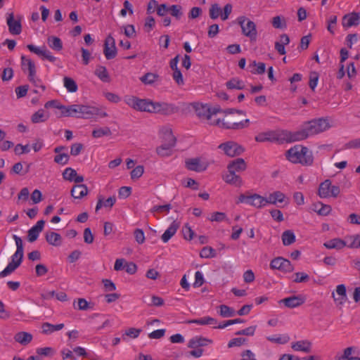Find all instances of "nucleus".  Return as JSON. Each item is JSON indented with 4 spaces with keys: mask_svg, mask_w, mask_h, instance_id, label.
Returning a JSON list of instances; mask_svg holds the SVG:
<instances>
[{
    "mask_svg": "<svg viewBox=\"0 0 360 360\" xmlns=\"http://www.w3.org/2000/svg\"><path fill=\"white\" fill-rule=\"evenodd\" d=\"M330 127L328 121L323 118L311 120L303 125L302 129L297 131L291 132L285 131L283 132V139L288 142L299 141L321 133Z\"/></svg>",
    "mask_w": 360,
    "mask_h": 360,
    "instance_id": "1",
    "label": "nucleus"
},
{
    "mask_svg": "<svg viewBox=\"0 0 360 360\" xmlns=\"http://www.w3.org/2000/svg\"><path fill=\"white\" fill-rule=\"evenodd\" d=\"M286 158L292 163H300L305 166L311 165L314 162L311 151L302 146H295L287 150Z\"/></svg>",
    "mask_w": 360,
    "mask_h": 360,
    "instance_id": "2",
    "label": "nucleus"
},
{
    "mask_svg": "<svg viewBox=\"0 0 360 360\" xmlns=\"http://www.w3.org/2000/svg\"><path fill=\"white\" fill-rule=\"evenodd\" d=\"M323 245L327 249H335L338 250L345 248L347 245V244L344 240L339 238H335L328 241H326V243H323Z\"/></svg>",
    "mask_w": 360,
    "mask_h": 360,
    "instance_id": "31",
    "label": "nucleus"
},
{
    "mask_svg": "<svg viewBox=\"0 0 360 360\" xmlns=\"http://www.w3.org/2000/svg\"><path fill=\"white\" fill-rule=\"evenodd\" d=\"M226 86L228 89H238L241 90L245 88L244 82L238 78L233 77L226 83Z\"/></svg>",
    "mask_w": 360,
    "mask_h": 360,
    "instance_id": "42",
    "label": "nucleus"
},
{
    "mask_svg": "<svg viewBox=\"0 0 360 360\" xmlns=\"http://www.w3.org/2000/svg\"><path fill=\"white\" fill-rule=\"evenodd\" d=\"M210 17L214 20L217 19L221 13V11L218 4H212L210 8Z\"/></svg>",
    "mask_w": 360,
    "mask_h": 360,
    "instance_id": "55",
    "label": "nucleus"
},
{
    "mask_svg": "<svg viewBox=\"0 0 360 360\" xmlns=\"http://www.w3.org/2000/svg\"><path fill=\"white\" fill-rule=\"evenodd\" d=\"M247 165L243 158H237L231 162L227 166L228 170H233V172H243L246 169Z\"/></svg>",
    "mask_w": 360,
    "mask_h": 360,
    "instance_id": "26",
    "label": "nucleus"
},
{
    "mask_svg": "<svg viewBox=\"0 0 360 360\" xmlns=\"http://www.w3.org/2000/svg\"><path fill=\"white\" fill-rule=\"evenodd\" d=\"M64 86L67 89L69 92L74 93L77 91V84L75 81L68 77H65L63 79Z\"/></svg>",
    "mask_w": 360,
    "mask_h": 360,
    "instance_id": "45",
    "label": "nucleus"
},
{
    "mask_svg": "<svg viewBox=\"0 0 360 360\" xmlns=\"http://www.w3.org/2000/svg\"><path fill=\"white\" fill-rule=\"evenodd\" d=\"M144 172L143 166L138 165L131 172V178L132 179L140 178Z\"/></svg>",
    "mask_w": 360,
    "mask_h": 360,
    "instance_id": "59",
    "label": "nucleus"
},
{
    "mask_svg": "<svg viewBox=\"0 0 360 360\" xmlns=\"http://www.w3.org/2000/svg\"><path fill=\"white\" fill-rule=\"evenodd\" d=\"M196 115L201 120L207 121L210 125H214V120L212 119V112H210V106L207 104L195 103L193 105Z\"/></svg>",
    "mask_w": 360,
    "mask_h": 360,
    "instance_id": "9",
    "label": "nucleus"
},
{
    "mask_svg": "<svg viewBox=\"0 0 360 360\" xmlns=\"http://www.w3.org/2000/svg\"><path fill=\"white\" fill-rule=\"evenodd\" d=\"M213 123L214 126H218L222 129L239 130L248 127L250 120H239L233 117L232 114L226 113L222 120L215 119Z\"/></svg>",
    "mask_w": 360,
    "mask_h": 360,
    "instance_id": "4",
    "label": "nucleus"
},
{
    "mask_svg": "<svg viewBox=\"0 0 360 360\" xmlns=\"http://www.w3.org/2000/svg\"><path fill=\"white\" fill-rule=\"evenodd\" d=\"M103 53L107 60H111L117 56V48L114 38L109 35L106 37L104 43Z\"/></svg>",
    "mask_w": 360,
    "mask_h": 360,
    "instance_id": "12",
    "label": "nucleus"
},
{
    "mask_svg": "<svg viewBox=\"0 0 360 360\" xmlns=\"http://www.w3.org/2000/svg\"><path fill=\"white\" fill-rule=\"evenodd\" d=\"M330 184L331 181L330 179H326L320 184L318 190V195L320 198H329V194L330 193Z\"/></svg>",
    "mask_w": 360,
    "mask_h": 360,
    "instance_id": "35",
    "label": "nucleus"
},
{
    "mask_svg": "<svg viewBox=\"0 0 360 360\" xmlns=\"http://www.w3.org/2000/svg\"><path fill=\"white\" fill-rule=\"evenodd\" d=\"M359 23L360 13L356 12L345 15L342 20V25L345 28H348L352 26H357Z\"/></svg>",
    "mask_w": 360,
    "mask_h": 360,
    "instance_id": "18",
    "label": "nucleus"
},
{
    "mask_svg": "<svg viewBox=\"0 0 360 360\" xmlns=\"http://www.w3.org/2000/svg\"><path fill=\"white\" fill-rule=\"evenodd\" d=\"M280 303H283L288 308H295L302 305L304 302V299L301 296H291L284 298L279 301Z\"/></svg>",
    "mask_w": 360,
    "mask_h": 360,
    "instance_id": "21",
    "label": "nucleus"
},
{
    "mask_svg": "<svg viewBox=\"0 0 360 360\" xmlns=\"http://www.w3.org/2000/svg\"><path fill=\"white\" fill-rule=\"evenodd\" d=\"M176 111L177 108L173 104L155 102L153 113H160L165 115H169L175 113Z\"/></svg>",
    "mask_w": 360,
    "mask_h": 360,
    "instance_id": "15",
    "label": "nucleus"
},
{
    "mask_svg": "<svg viewBox=\"0 0 360 360\" xmlns=\"http://www.w3.org/2000/svg\"><path fill=\"white\" fill-rule=\"evenodd\" d=\"M281 238L283 244L285 246L290 245L295 241V236L290 230L285 231L281 236Z\"/></svg>",
    "mask_w": 360,
    "mask_h": 360,
    "instance_id": "44",
    "label": "nucleus"
},
{
    "mask_svg": "<svg viewBox=\"0 0 360 360\" xmlns=\"http://www.w3.org/2000/svg\"><path fill=\"white\" fill-rule=\"evenodd\" d=\"M212 342V340L197 335L189 340L188 343V347L189 348L196 349L200 347L207 346L208 344H210Z\"/></svg>",
    "mask_w": 360,
    "mask_h": 360,
    "instance_id": "22",
    "label": "nucleus"
},
{
    "mask_svg": "<svg viewBox=\"0 0 360 360\" xmlns=\"http://www.w3.org/2000/svg\"><path fill=\"white\" fill-rule=\"evenodd\" d=\"M21 65L24 72L27 69L29 80L32 83H35L36 67L34 62L31 59L27 58L25 56H22Z\"/></svg>",
    "mask_w": 360,
    "mask_h": 360,
    "instance_id": "14",
    "label": "nucleus"
},
{
    "mask_svg": "<svg viewBox=\"0 0 360 360\" xmlns=\"http://www.w3.org/2000/svg\"><path fill=\"white\" fill-rule=\"evenodd\" d=\"M336 294L338 297H335L333 293V297L338 305H342L347 300L346 287L344 284L338 285L336 287Z\"/></svg>",
    "mask_w": 360,
    "mask_h": 360,
    "instance_id": "24",
    "label": "nucleus"
},
{
    "mask_svg": "<svg viewBox=\"0 0 360 360\" xmlns=\"http://www.w3.org/2000/svg\"><path fill=\"white\" fill-rule=\"evenodd\" d=\"M45 224V221L44 220H39L37 222V224L32 226L28 231L27 238L29 242L33 243L38 238L39 234L42 231L44 226Z\"/></svg>",
    "mask_w": 360,
    "mask_h": 360,
    "instance_id": "20",
    "label": "nucleus"
},
{
    "mask_svg": "<svg viewBox=\"0 0 360 360\" xmlns=\"http://www.w3.org/2000/svg\"><path fill=\"white\" fill-rule=\"evenodd\" d=\"M295 276L294 282L295 283H305L309 280V276L303 272H297L295 274Z\"/></svg>",
    "mask_w": 360,
    "mask_h": 360,
    "instance_id": "64",
    "label": "nucleus"
},
{
    "mask_svg": "<svg viewBox=\"0 0 360 360\" xmlns=\"http://www.w3.org/2000/svg\"><path fill=\"white\" fill-rule=\"evenodd\" d=\"M84 148V146L81 143H75L70 147V155L72 156L78 155Z\"/></svg>",
    "mask_w": 360,
    "mask_h": 360,
    "instance_id": "58",
    "label": "nucleus"
},
{
    "mask_svg": "<svg viewBox=\"0 0 360 360\" xmlns=\"http://www.w3.org/2000/svg\"><path fill=\"white\" fill-rule=\"evenodd\" d=\"M179 226V225L178 223H176L175 221H173L169 228L162 235L161 238L162 241L164 243H167L170 238L176 233Z\"/></svg>",
    "mask_w": 360,
    "mask_h": 360,
    "instance_id": "36",
    "label": "nucleus"
},
{
    "mask_svg": "<svg viewBox=\"0 0 360 360\" xmlns=\"http://www.w3.org/2000/svg\"><path fill=\"white\" fill-rule=\"evenodd\" d=\"M256 330V326H250L248 328H246L245 329L238 330L236 333V335H248V336H252L255 334Z\"/></svg>",
    "mask_w": 360,
    "mask_h": 360,
    "instance_id": "62",
    "label": "nucleus"
},
{
    "mask_svg": "<svg viewBox=\"0 0 360 360\" xmlns=\"http://www.w3.org/2000/svg\"><path fill=\"white\" fill-rule=\"evenodd\" d=\"M111 134H112L111 131H110V128L108 127L98 128V129L93 130V131H92V136L94 138H100L103 136H110Z\"/></svg>",
    "mask_w": 360,
    "mask_h": 360,
    "instance_id": "47",
    "label": "nucleus"
},
{
    "mask_svg": "<svg viewBox=\"0 0 360 360\" xmlns=\"http://www.w3.org/2000/svg\"><path fill=\"white\" fill-rule=\"evenodd\" d=\"M189 323H196L199 325H216L217 319L210 316H204L198 319H193L188 321Z\"/></svg>",
    "mask_w": 360,
    "mask_h": 360,
    "instance_id": "43",
    "label": "nucleus"
},
{
    "mask_svg": "<svg viewBox=\"0 0 360 360\" xmlns=\"http://www.w3.org/2000/svg\"><path fill=\"white\" fill-rule=\"evenodd\" d=\"M47 118L48 117L44 115V110L40 109L32 115L31 120L33 123H39L46 121Z\"/></svg>",
    "mask_w": 360,
    "mask_h": 360,
    "instance_id": "48",
    "label": "nucleus"
},
{
    "mask_svg": "<svg viewBox=\"0 0 360 360\" xmlns=\"http://www.w3.org/2000/svg\"><path fill=\"white\" fill-rule=\"evenodd\" d=\"M249 67H257L255 70H250L252 73L262 75L265 72L266 70V65L264 63H257L254 60L251 64L249 65Z\"/></svg>",
    "mask_w": 360,
    "mask_h": 360,
    "instance_id": "51",
    "label": "nucleus"
},
{
    "mask_svg": "<svg viewBox=\"0 0 360 360\" xmlns=\"http://www.w3.org/2000/svg\"><path fill=\"white\" fill-rule=\"evenodd\" d=\"M220 315L223 317H232L236 315V311L229 306L222 304L220 305Z\"/></svg>",
    "mask_w": 360,
    "mask_h": 360,
    "instance_id": "52",
    "label": "nucleus"
},
{
    "mask_svg": "<svg viewBox=\"0 0 360 360\" xmlns=\"http://www.w3.org/2000/svg\"><path fill=\"white\" fill-rule=\"evenodd\" d=\"M6 23L8 27V30L12 34H20L22 32V25L20 18L18 19L14 18L13 13H7Z\"/></svg>",
    "mask_w": 360,
    "mask_h": 360,
    "instance_id": "13",
    "label": "nucleus"
},
{
    "mask_svg": "<svg viewBox=\"0 0 360 360\" xmlns=\"http://www.w3.org/2000/svg\"><path fill=\"white\" fill-rule=\"evenodd\" d=\"M226 214L224 212H213L211 217L209 218V220L211 221H217L220 222L226 219Z\"/></svg>",
    "mask_w": 360,
    "mask_h": 360,
    "instance_id": "60",
    "label": "nucleus"
},
{
    "mask_svg": "<svg viewBox=\"0 0 360 360\" xmlns=\"http://www.w3.org/2000/svg\"><path fill=\"white\" fill-rule=\"evenodd\" d=\"M47 44L54 51H60L63 49V42L58 37H49L47 39Z\"/></svg>",
    "mask_w": 360,
    "mask_h": 360,
    "instance_id": "39",
    "label": "nucleus"
},
{
    "mask_svg": "<svg viewBox=\"0 0 360 360\" xmlns=\"http://www.w3.org/2000/svg\"><path fill=\"white\" fill-rule=\"evenodd\" d=\"M14 340L20 345L25 346L32 340V335L27 332H18L15 335Z\"/></svg>",
    "mask_w": 360,
    "mask_h": 360,
    "instance_id": "32",
    "label": "nucleus"
},
{
    "mask_svg": "<svg viewBox=\"0 0 360 360\" xmlns=\"http://www.w3.org/2000/svg\"><path fill=\"white\" fill-rule=\"evenodd\" d=\"M159 77L157 74L148 72L140 78L141 81L145 84H152Z\"/></svg>",
    "mask_w": 360,
    "mask_h": 360,
    "instance_id": "49",
    "label": "nucleus"
},
{
    "mask_svg": "<svg viewBox=\"0 0 360 360\" xmlns=\"http://www.w3.org/2000/svg\"><path fill=\"white\" fill-rule=\"evenodd\" d=\"M285 198V195L281 191H275L271 194L267 198H264L265 205L266 204H272L275 205L277 202H284Z\"/></svg>",
    "mask_w": 360,
    "mask_h": 360,
    "instance_id": "28",
    "label": "nucleus"
},
{
    "mask_svg": "<svg viewBox=\"0 0 360 360\" xmlns=\"http://www.w3.org/2000/svg\"><path fill=\"white\" fill-rule=\"evenodd\" d=\"M243 202H245L257 208H262L265 206L264 197L257 193L251 195H248L247 193L240 194L236 203Z\"/></svg>",
    "mask_w": 360,
    "mask_h": 360,
    "instance_id": "7",
    "label": "nucleus"
},
{
    "mask_svg": "<svg viewBox=\"0 0 360 360\" xmlns=\"http://www.w3.org/2000/svg\"><path fill=\"white\" fill-rule=\"evenodd\" d=\"M94 74L103 82H110V77L105 67L98 65L94 71Z\"/></svg>",
    "mask_w": 360,
    "mask_h": 360,
    "instance_id": "40",
    "label": "nucleus"
},
{
    "mask_svg": "<svg viewBox=\"0 0 360 360\" xmlns=\"http://www.w3.org/2000/svg\"><path fill=\"white\" fill-rule=\"evenodd\" d=\"M200 255L202 258H213L216 257V250L212 247L206 246L201 250Z\"/></svg>",
    "mask_w": 360,
    "mask_h": 360,
    "instance_id": "50",
    "label": "nucleus"
},
{
    "mask_svg": "<svg viewBox=\"0 0 360 360\" xmlns=\"http://www.w3.org/2000/svg\"><path fill=\"white\" fill-rule=\"evenodd\" d=\"M13 238L15 242L17 250L11 257V262H10L7 266L0 272V278H4L12 274L20 266L23 259L24 248L22 240L16 235H13Z\"/></svg>",
    "mask_w": 360,
    "mask_h": 360,
    "instance_id": "3",
    "label": "nucleus"
},
{
    "mask_svg": "<svg viewBox=\"0 0 360 360\" xmlns=\"http://www.w3.org/2000/svg\"><path fill=\"white\" fill-rule=\"evenodd\" d=\"M314 210L321 216H327L328 215L331 211L332 207L329 205L323 204L321 202H318L314 204Z\"/></svg>",
    "mask_w": 360,
    "mask_h": 360,
    "instance_id": "37",
    "label": "nucleus"
},
{
    "mask_svg": "<svg viewBox=\"0 0 360 360\" xmlns=\"http://www.w3.org/2000/svg\"><path fill=\"white\" fill-rule=\"evenodd\" d=\"M270 267L272 269H278L283 272H292L294 266L291 262L283 257H278L271 260Z\"/></svg>",
    "mask_w": 360,
    "mask_h": 360,
    "instance_id": "10",
    "label": "nucleus"
},
{
    "mask_svg": "<svg viewBox=\"0 0 360 360\" xmlns=\"http://www.w3.org/2000/svg\"><path fill=\"white\" fill-rule=\"evenodd\" d=\"M186 167L190 171L201 172L206 170L207 165L202 163L200 158H190L185 161Z\"/></svg>",
    "mask_w": 360,
    "mask_h": 360,
    "instance_id": "16",
    "label": "nucleus"
},
{
    "mask_svg": "<svg viewBox=\"0 0 360 360\" xmlns=\"http://www.w3.org/2000/svg\"><path fill=\"white\" fill-rule=\"evenodd\" d=\"M79 108L78 118L91 119L99 114V109L94 106L79 105Z\"/></svg>",
    "mask_w": 360,
    "mask_h": 360,
    "instance_id": "17",
    "label": "nucleus"
},
{
    "mask_svg": "<svg viewBox=\"0 0 360 360\" xmlns=\"http://www.w3.org/2000/svg\"><path fill=\"white\" fill-rule=\"evenodd\" d=\"M116 202L115 196L109 197L104 201V198L102 195L98 197V202L96 206V212H98L102 207L111 208Z\"/></svg>",
    "mask_w": 360,
    "mask_h": 360,
    "instance_id": "33",
    "label": "nucleus"
},
{
    "mask_svg": "<svg viewBox=\"0 0 360 360\" xmlns=\"http://www.w3.org/2000/svg\"><path fill=\"white\" fill-rule=\"evenodd\" d=\"M46 240L49 244L53 246H59L62 243L61 236L59 233L53 231L46 233Z\"/></svg>",
    "mask_w": 360,
    "mask_h": 360,
    "instance_id": "38",
    "label": "nucleus"
},
{
    "mask_svg": "<svg viewBox=\"0 0 360 360\" xmlns=\"http://www.w3.org/2000/svg\"><path fill=\"white\" fill-rule=\"evenodd\" d=\"M174 147V146L162 143L160 146L156 148V153L162 158L169 157L172 155Z\"/></svg>",
    "mask_w": 360,
    "mask_h": 360,
    "instance_id": "34",
    "label": "nucleus"
},
{
    "mask_svg": "<svg viewBox=\"0 0 360 360\" xmlns=\"http://www.w3.org/2000/svg\"><path fill=\"white\" fill-rule=\"evenodd\" d=\"M77 174V173L75 169L71 167H68L63 172V177L65 180L72 181Z\"/></svg>",
    "mask_w": 360,
    "mask_h": 360,
    "instance_id": "54",
    "label": "nucleus"
},
{
    "mask_svg": "<svg viewBox=\"0 0 360 360\" xmlns=\"http://www.w3.org/2000/svg\"><path fill=\"white\" fill-rule=\"evenodd\" d=\"M141 332V329H137L135 328H130L125 331V333L122 335V339H125V336H129L132 338H136L140 333Z\"/></svg>",
    "mask_w": 360,
    "mask_h": 360,
    "instance_id": "56",
    "label": "nucleus"
},
{
    "mask_svg": "<svg viewBox=\"0 0 360 360\" xmlns=\"http://www.w3.org/2000/svg\"><path fill=\"white\" fill-rule=\"evenodd\" d=\"M291 347L295 351H302L309 353L311 351V342L309 340H300L292 343Z\"/></svg>",
    "mask_w": 360,
    "mask_h": 360,
    "instance_id": "30",
    "label": "nucleus"
},
{
    "mask_svg": "<svg viewBox=\"0 0 360 360\" xmlns=\"http://www.w3.org/2000/svg\"><path fill=\"white\" fill-rule=\"evenodd\" d=\"M64 328L63 323L53 325L48 322L44 323L41 326L42 333L44 334H51L54 331L60 330Z\"/></svg>",
    "mask_w": 360,
    "mask_h": 360,
    "instance_id": "41",
    "label": "nucleus"
},
{
    "mask_svg": "<svg viewBox=\"0 0 360 360\" xmlns=\"http://www.w3.org/2000/svg\"><path fill=\"white\" fill-rule=\"evenodd\" d=\"M219 148L221 149L229 157L240 155L244 151V148L240 145L231 141L221 143Z\"/></svg>",
    "mask_w": 360,
    "mask_h": 360,
    "instance_id": "8",
    "label": "nucleus"
},
{
    "mask_svg": "<svg viewBox=\"0 0 360 360\" xmlns=\"http://www.w3.org/2000/svg\"><path fill=\"white\" fill-rule=\"evenodd\" d=\"M70 156L68 153H63L57 154L54 157V162L58 165H65L68 163Z\"/></svg>",
    "mask_w": 360,
    "mask_h": 360,
    "instance_id": "53",
    "label": "nucleus"
},
{
    "mask_svg": "<svg viewBox=\"0 0 360 360\" xmlns=\"http://www.w3.org/2000/svg\"><path fill=\"white\" fill-rule=\"evenodd\" d=\"M272 26L276 29H285L287 27L286 22L284 18L279 15L275 16L272 18Z\"/></svg>",
    "mask_w": 360,
    "mask_h": 360,
    "instance_id": "46",
    "label": "nucleus"
},
{
    "mask_svg": "<svg viewBox=\"0 0 360 360\" xmlns=\"http://www.w3.org/2000/svg\"><path fill=\"white\" fill-rule=\"evenodd\" d=\"M162 143L172 146L176 145V139L173 135L172 131L169 128H162L160 131Z\"/></svg>",
    "mask_w": 360,
    "mask_h": 360,
    "instance_id": "27",
    "label": "nucleus"
},
{
    "mask_svg": "<svg viewBox=\"0 0 360 360\" xmlns=\"http://www.w3.org/2000/svg\"><path fill=\"white\" fill-rule=\"evenodd\" d=\"M237 22L240 26L242 33L250 38L251 41H255L257 37V31L255 23L247 18L245 16H240L237 18Z\"/></svg>",
    "mask_w": 360,
    "mask_h": 360,
    "instance_id": "6",
    "label": "nucleus"
},
{
    "mask_svg": "<svg viewBox=\"0 0 360 360\" xmlns=\"http://www.w3.org/2000/svg\"><path fill=\"white\" fill-rule=\"evenodd\" d=\"M181 6L179 5H172L169 7V11L171 12V15L175 17L177 20H179L181 16L182 15V12L181 11Z\"/></svg>",
    "mask_w": 360,
    "mask_h": 360,
    "instance_id": "63",
    "label": "nucleus"
},
{
    "mask_svg": "<svg viewBox=\"0 0 360 360\" xmlns=\"http://www.w3.org/2000/svg\"><path fill=\"white\" fill-rule=\"evenodd\" d=\"M182 232L184 234V238L186 240H191L193 238L194 231L191 229V226H189L188 224H185V226L183 227Z\"/></svg>",
    "mask_w": 360,
    "mask_h": 360,
    "instance_id": "57",
    "label": "nucleus"
},
{
    "mask_svg": "<svg viewBox=\"0 0 360 360\" xmlns=\"http://www.w3.org/2000/svg\"><path fill=\"white\" fill-rule=\"evenodd\" d=\"M222 179L226 184L236 187L241 186L243 184L240 176L236 174V172H233V170H228L226 174H223Z\"/></svg>",
    "mask_w": 360,
    "mask_h": 360,
    "instance_id": "19",
    "label": "nucleus"
},
{
    "mask_svg": "<svg viewBox=\"0 0 360 360\" xmlns=\"http://www.w3.org/2000/svg\"><path fill=\"white\" fill-rule=\"evenodd\" d=\"M126 103L131 108L138 111H144L153 113L155 102L149 99H141L136 96H131L126 101Z\"/></svg>",
    "mask_w": 360,
    "mask_h": 360,
    "instance_id": "5",
    "label": "nucleus"
},
{
    "mask_svg": "<svg viewBox=\"0 0 360 360\" xmlns=\"http://www.w3.org/2000/svg\"><path fill=\"white\" fill-rule=\"evenodd\" d=\"M30 151V146L28 144L23 146L20 143H18L15 146V148H14V152L16 155L28 153Z\"/></svg>",
    "mask_w": 360,
    "mask_h": 360,
    "instance_id": "61",
    "label": "nucleus"
},
{
    "mask_svg": "<svg viewBox=\"0 0 360 360\" xmlns=\"http://www.w3.org/2000/svg\"><path fill=\"white\" fill-rule=\"evenodd\" d=\"M255 141L257 142H277L279 141V137L277 134L274 131H269L266 132H262L257 134L255 138Z\"/></svg>",
    "mask_w": 360,
    "mask_h": 360,
    "instance_id": "23",
    "label": "nucleus"
},
{
    "mask_svg": "<svg viewBox=\"0 0 360 360\" xmlns=\"http://www.w3.org/2000/svg\"><path fill=\"white\" fill-rule=\"evenodd\" d=\"M88 193L87 186L84 184L75 185L71 189V195L76 199H80Z\"/></svg>",
    "mask_w": 360,
    "mask_h": 360,
    "instance_id": "29",
    "label": "nucleus"
},
{
    "mask_svg": "<svg viewBox=\"0 0 360 360\" xmlns=\"http://www.w3.org/2000/svg\"><path fill=\"white\" fill-rule=\"evenodd\" d=\"M27 48L32 53L41 57L43 60L46 59L49 61L53 63L57 59L56 57L53 56L44 45L41 47H37L33 44H28L27 45Z\"/></svg>",
    "mask_w": 360,
    "mask_h": 360,
    "instance_id": "11",
    "label": "nucleus"
},
{
    "mask_svg": "<svg viewBox=\"0 0 360 360\" xmlns=\"http://www.w3.org/2000/svg\"><path fill=\"white\" fill-rule=\"evenodd\" d=\"M61 114L64 117H76L78 118L79 111L80 110L79 104H73L70 105H63L60 107Z\"/></svg>",
    "mask_w": 360,
    "mask_h": 360,
    "instance_id": "25",
    "label": "nucleus"
}]
</instances>
